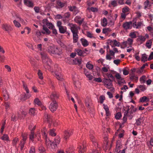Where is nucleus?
Masks as SVG:
<instances>
[{
    "mask_svg": "<svg viewBox=\"0 0 153 153\" xmlns=\"http://www.w3.org/2000/svg\"><path fill=\"white\" fill-rule=\"evenodd\" d=\"M68 26L69 27L73 34V42L76 43L77 42L79 39L78 34L79 33L78 30L79 29V27L76 24L70 23L68 24Z\"/></svg>",
    "mask_w": 153,
    "mask_h": 153,
    "instance_id": "f257e3e1",
    "label": "nucleus"
},
{
    "mask_svg": "<svg viewBox=\"0 0 153 153\" xmlns=\"http://www.w3.org/2000/svg\"><path fill=\"white\" fill-rule=\"evenodd\" d=\"M41 55L42 62L44 65V67L48 70H50L52 62L51 59L48 58L46 53H41Z\"/></svg>",
    "mask_w": 153,
    "mask_h": 153,
    "instance_id": "f03ea898",
    "label": "nucleus"
},
{
    "mask_svg": "<svg viewBox=\"0 0 153 153\" xmlns=\"http://www.w3.org/2000/svg\"><path fill=\"white\" fill-rule=\"evenodd\" d=\"M48 51L50 53L55 54L59 55L62 54L61 50L55 46L49 47Z\"/></svg>",
    "mask_w": 153,
    "mask_h": 153,
    "instance_id": "7ed1b4c3",
    "label": "nucleus"
},
{
    "mask_svg": "<svg viewBox=\"0 0 153 153\" xmlns=\"http://www.w3.org/2000/svg\"><path fill=\"white\" fill-rule=\"evenodd\" d=\"M48 142L47 145H49V144H50L52 149H54L57 147V145L60 142V139L59 136H57L55 137L52 144L49 140H48Z\"/></svg>",
    "mask_w": 153,
    "mask_h": 153,
    "instance_id": "20e7f679",
    "label": "nucleus"
},
{
    "mask_svg": "<svg viewBox=\"0 0 153 153\" xmlns=\"http://www.w3.org/2000/svg\"><path fill=\"white\" fill-rule=\"evenodd\" d=\"M27 135L26 133H23L22 134V138L20 141L19 143L21 150L24 148L25 145L26 143V140L27 138Z\"/></svg>",
    "mask_w": 153,
    "mask_h": 153,
    "instance_id": "39448f33",
    "label": "nucleus"
},
{
    "mask_svg": "<svg viewBox=\"0 0 153 153\" xmlns=\"http://www.w3.org/2000/svg\"><path fill=\"white\" fill-rule=\"evenodd\" d=\"M58 107V105L56 100H53L50 104L49 108L52 112L56 111Z\"/></svg>",
    "mask_w": 153,
    "mask_h": 153,
    "instance_id": "423d86ee",
    "label": "nucleus"
},
{
    "mask_svg": "<svg viewBox=\"0 0 153 153\" xmlns=\"http://www.w3.org/2000/svg\"><path fill=\"white\" fill-rule=\"evenodd\" d=\"M27 114L26 109L24 107H22L20 110V112L18 113V117L20 119L25 117Z\"/></svg>",
    "mask_w": 153,
    "mask_h": 153,
    "instance_id": "0eeeda50",
    "label": "nucleus"
},
{
    "mask_svg": "<svg viewBox=\"0 0 153 153\" xmlns=\"http://www.w3.org/2000/svg\"><path fill=\"white\" fill-rule=\"evenodd\" d=\"M112 81L110 79L105 78L103 81L106 87L108 89L112 88Z\"/></svg>",
    "mask_w": 153,
    "mask_h": 153,
    "instance_id": "6e6552de",
    "label": "nucleus"
},
{
    "mask_svg": "<svg viewBox=\"0 0 153 153\" xmlns=\"http://www.w3.org/2000/svg\"><path fill=\"white\" fill-rule=\"evenodd\" d=\"M73 134V132L72 130H66L64 131L63 137L64 139L67 140Z\"/></svg>",
    "mask_w": 153,
    "mask_h": 153,
    "instance_id": "1a4fd4ad",
    "label": "nucleus"
},
{
    "mask_svg": "<svg viewBox=\"0 0 153 153\" xmlns=\"http://www.w3.org/2000/svg\"><path fill=\"white\" fill-rule=\"evenodd\" d=\"M70 16L71 14L68 12L64 14L62 17V21L64 23H67L69 22Z\"/></svg>",
    "mask_w": 153,
    "mask_h": 153,
    "instance_id": "9d476101",
    "label": "nucleus"
},
{
    "mask_svg": "<svg viewBox=\"0 0 153 153\" xmlns=\"http://www.w3.org/2000/svg\"><path fill=\"white\" fill-rule=\"evenodd\" d=\"M43 25H45L48 27V28L50 29H52L54 27V25L52 23L50 22L47 19H44L43 20Z\"/></svg>",
    "mask_w": 153,
    "mask_h": 153,
    "instance_id": "9b49d317",
    "label": "nucleus"
},
{
    "mask_svg": "<svg viewBox=\"0 0 153 153\" xmlns=\"http://www.w3.org/2000/svg\"><path fill=\"white\" fill-rule=\"evenodd\" d=\"M132 26V22L131 21L124 22L123 25V27L126 30L131 29Z\"/></svg>",
    "mask_w": 153,
    "mask_h": 153,
    "instance_id": "f8f14e48",
    "label": "nucleus"
},
{
    "mask_svg": "<svg viewBox=\"0 0 153 153\" xmlns=\"http://www.w3.org/2000/svg\"><path fill=\"white\" fill-rule=\"evenodd\" d=\"M127 106L128 107V108L127 110L124 112V115L125 116H127V117L128 116L129 117V119L131 120L132 119L133 117V115L132 114L133 112L132 111H130L129 112V110L130 109L129 106Z\"/></svg>",
    "mask_w": 153,
    "mask_h": 153,
    "instance_id": "ddd939ff",
    "label": "nucleus"
},
{
    "mask_svg": "<svg viewBox=\"0 0 153 153\" xmlns=\"http://www.w3.org/2000/svg\"><path fill=\"white\" fill-rule=\"evenodd\" d=\"M94 132L93 131H91L90 132V138L93 144H94V146H95V148L97 147L98 143L96 141V140L94 138V136L93 135Z\"/></svg>",
    "mask_w": 153,
    "mask_h": 153,
    "instance_id": "4468645a",
    "label": "nucleus"
},
{
    "mask_svg": "<svg viewBox=\"0 0 153 153\" xmlns=\"http://www.w3.org/2000/svg\"><path fill=\"white\" fill-rule=\"evenodd\" d=\"M2 28L5 31L9 32L12 30V28L9 25L7 24H3L2 26Z\"/></svg>",
    "mask_w": 153,
    "mask_h": 153,
    "instance_id": "2eb2a0df",
    "label": "nucleus"
},
{
    "mask_svg": "<svg viewBox=\"0 0 153 153\" xmlns=\"http://www.w3.org/2000/svg\"><path fill=\"white\" fill-rule=\"evenodd\" d=\"M43 30L41 31L42 33L44 34L49 35L51 33V31L45 26V25H43Z\"/></svg>",
    "mask_w": 153,
    "mask_h": 153,
    "instance_id": "dca6fc26",
    "label": "nucleus"
},
{
    "mask_svg": "<svg viewBox=\"0 0 153 153\" xmlns=\"http://www.w3.org/2000/svg\"><path fill=\"white\" fill-rule=\"evenodd\" d=\"M133 42V40L131 38H128L126 41L123 42V44L126 47L129 46L131 47Z\"/></svg>",
    "mask_w": 153,
    "mask_h": 153,
    "instance_id": "f3484780",
    "label": "nucleus"
},
{
    "mask_svg": "<svg viewBox=\"0 0 153 153\" xmlns=\"http://www.w3.org/2000/svg\"><path fill=\"white\" fill-rule=\"evenodd\" d=\"M24 3L25 5L28 7H33V4L31 0H24Z\"/></svg>",
    "mask_w": 153,
    "mask_h": 153,
    "instance_id": "a211bd4d",
    "label": "nucleus"
},
{
    "mask_svg": "<svg viewBox=\"0 0 153 153\" xmlns=\"http://www.w3.org/2000/svg\"><path fill=\"white\" fill-rule=\"evenodd\" d=\"M50 98L52 101L55 100L59 98V96L56 92H53L50 95Z\"/></svg>",
    "mask_w": 153,
    "mask_h": 153,
    "instance_id": "6ab92c4d",
    "label": "nucleus"
},
{
    "mask_svg": "<svg viewBox=\"0 0 153 153\" xmlns=\"http://www.w3.org/2000/svg\"><path fill=\"white\" fill-rule=\"evenodd\" d=\"M55 76L58 80L60 81H63V76L60 73L55 72Z\"/></svg>",
    "mask_w": 153,
    "mask_h": 153,
    "instance_id": "aec40b11",
    "label": "nucleus"
},
{
    "mask_svg": "<svg viewBox=\"0 0 153 153\" xmlns=\"http://www.w3.org/2000/svg\"><path fill=\"white\" fill-rule=\"evenodd\" d=\"M122 144L120 141H118L116 143V147L115 149V152H118L122 148Z\"/></svg>",
    "mask_w": 153,
    "mask_h": 153,
    "instance_id": "412c9836",
    "label": "nucleus"
},
{
    "mask_svg": "<svg viewBox=\"0 0 153 153\" xmlns=\"http://www.w3.org/2000/svg\"><path fill=\"white\" fill-rule=\"evenodd\" d=\"M47 131V129L45 128H44L42 131V134L43 136V137L45 139V143L47 145V143L48 142L47 139V134L46 133V131Z\"/></svg>",
    "mask_w": 153,
    "mask_h": 153,
    "instance_id": "4be33fe9",
    "label": "nucleus"
},
{
    "mask_svg": "<svg viewBox=\"0 0 153 153\" xmlns=\"http://www.w3.org/2000/svg\"><path fill=\"white\" fill-rule=\"evenodd\" d=\"M152 4V3L150 2L149 0H146L143 3L144 5V9H146L147 8L150 7L151 6V4Z\"/></svg>",
    "mask_w": 153,
    "mask_h": 153,
    "instance_id": "5701e85b",
    "label": "nucleus"
},
{
    "mask_svg": "<svg viewBox=\"0 0 153 153\" xmlns=\"http://www.w3.org/2000/svg\"><path fill=\"white\" fill-rule=\"evenodd\" d=\"M129 78L131 80H134L137 82L138 80V77L135 76L134 74H130Z\"/></svg>",
    "mask_w": 153,
    "mask_h": 153,
    "instance_id": "b1692460",
    "label": "nucleus"
},
{
    "mask_svg": "<svg viewBox=\"0 0 153 153\" xmlns=\"http://www.w3.org/2000/svg\"><path fill=\"white\" fill-rule=\"evenodd\" d=\"M113 43V45H114L113 46L112 45H111L112 47L115 46L119 47L120 46V43L119 42H117V41L116 39L114 40L113 41L111 40H110V45H111Z\"/></svg>",
    "mask_w": 153,
    "mask_h": 153,
    "instance_id": "393cba45",
    "label": "nucleus"
},
{
    "mask_svg": "<svg viewBox=\"0 0 153 153\" xmlns=\"http://www.w3.org/2000/svg\"><path fill=\"white\" fill-rule=\"evenodd\" d=\"M74 20L76 22L78 23L79 25H81L83 21V19H81V17L79 16H76L75 19Z\"/></svg>",
    "mask_w": 153,
    "mask_h": 153,
    "instance_id": "a878e982",
    "label": "nucleus"
},
{
    "mask_svg": "<svg viewBox=\"0 0 153 153\" xmlns=\"http://www.w3.org/2000/svg\"><path fill=\"white\" fill-rule=\"evenodd\" d=\"M80 41L84 47H85L88 45V42L86 39L82 38L80 39Z\"/></svg>",
    "mask_w": 153,
    "mask_h": 153,
    "instance_id": "bb28decb",
    "label": "nucleus"
},
{
    "mask_svg": "<svg viewBox=\"0 0 153 153\" xmlns=\"http://www.w3.org/2000/svg\"><path fill=\"white\" fill-rule=\"evenodd\" d=\"M149 98L146 96H144L143 97H141L139 100V102H148L149 101Z\"/></svg>",
    "mask_w": 153,
    "mask_h": 153,
    "instance_id": "cd10ccee",
    "label": "nucleus"
},
{
    "mask_svg": "<svg viewBox=\"0 0 153 153\" xmlns=\"http://www.w3.org/2000/svg\"><path fill=\"white\" fill-rule=\"evenodd\" d=\"M67 29V27L65 26H62L59 28V32L61 33H66Z\"/></svg>",
    "mask_w": 153,
    "mask_h": 153,
    "instance_id": "c85d7f7f",
    "label": "nucleus"
},
{
    "mask_svg": "<svg viewBox=\"0 0 153 153\" xmlns=\"http://www.w3.org/2000/svg\"><path fill=\"white\" fill-rule=\"evenodd\" d=\"M75 51L78 55L81 56H84V54L85 53V52L84 51L79 49H76Z\"/></svg>",
    "mask_w": 153,
    "mask_h": 153,
    "instance_id": "c756f323",
    "label": "nucleus"
},
{
    "mask_svg": "<svg viewBox=\"0 0 153 153\" xmlns=\"http://www.w3.org/2000/svg\"><path fill=\"white\" fill-rule=\"evenodd\" d=\"M56 4L58 7V8H62L64 7L65 3L62 2L60 0H58L56 2Z\"/></svg>",
    "mask_w": 153,
    "mask_h": 153,
    "instance_id": "7c9ffc66",
    "label": "nucleus"
},
{
    "mask_svg": "<svg viewBox=\"0 0 153 153\" xmlns=\"http://www.w3.org/2000/svg\"><path fill=\"white\" fill-rule=\"evenodd\" d=\"M79 149V153H83L86 150V147L83 144L82 146H80L78 147Z\"/></svg>",
    "mask_w": 153,
    "mask_h": 153,
    "instance_id": "2f4dec72",
    "label": "nucleus"
},
{
    "mask_svg": "<svg viewBox=\"0 0 153 153\" xmlns=\"http://www.w3.org/2000/svg\"><path fill=\"white\" fill-rule=\"evenodd\" d=\"M146 40V38L144 36H138V38L137 39L138 41H140L141 43H142L145 42Z\"/></svg>",
    "mask_w": 153,
    "mask_h": 153,
    "instance_id": "473e14b6",
    "label": "nucleus"
},
{
    "mask_svg": "<svg viewBox=\"0 0 153 153\" xmlns=\"http://www.w3.org/2000/svg\"><path fill=\"white\" fill-rule=\"evenodd\" d=\"M142 24V22H138L137 24L135 22L133 24V26L134 27H135L136 28H138L140 27L141 25Z\"/></svg>",
    "mask_w": 153,
    "mask_h": 153,
    "instance_id": "72a5a7b5",
    "label": "nucleus"
},
{
    "mask_svg": "<svg viewBox=\"0 0 153 153\" xmlns=\"http://www.w3.org/2000/svg\"><path fill=\"white\" fill-rule=\"evenodd\" d=\"M152 43V39H150L146 42V46L148 48L150 49L151 48Z\"/></svg>",
    "mask_w": 153,
    "mask_h": 153,
    "instance_id": "f704fd0d",
    "label": "nucleus"
},
{
    "mask_svg": "<svg viewBox=\"0 0 153 153\" xmlns=\"http://www.w3.org/2000/svg\"><path fill=\"white\" fill-rule=\"evenodd\" d=\"M137 87L139 88L140 91H144L146 89V86L144 85H139L137 86Z\"/></svg>",
    "mask_w": 153,
    "mask_h": 153,
    "instance_id": "c9c22d12",
    "label": "nucleus"
},
{
    "mask_svg": "<svg viewBox=\"0 0 153 153\" xmlns=\"http://www.w3.org/2000/svg\"><path fill=\"white\" fill-rule=\"evenodd\" d=\"M34 102L35 105H37L39 106H41L42 104L41 102L38 98H35L34 100Z\"/></svg>",
    "mask_w": 153,
    "mask_h": 153,
    "instance_id": "e433bc0d",
    "label": "nucleus"
},
{
    "mask_svg": "<svg viewBox=\"0 0 153 153\" xmlns=\"http://www.w3.org/2000/svg\"><path fill=\"white\" fill-rule=\"evenodd\" d=\"M106 76L108 78V79L110 78L112 80H113L114 79V76L112 75V74L111 73H106L104 75V77H105V76Z\"/></svg>",
    "mask_w": 153,
    "mask_h": 153,
    "instance_id": "4c0bfd02",
    "label": "nucleus"
},
{
    "mask_svg": "<svg viewBox=\"0 0 153 153\" xmlns=\"http://www.w3.org/2000/svg\"><path fill=\"white\" fill-rule=\"evenodd\" d=\"M39 153H46V150L42 146H41L39 148Z\"/></svg>",
    "mask_w": 153,
    "mask_h": 153,
    "instance_id": "58836bf2",
    "label": "nucleus"
},
{
    "mask_svg": "<svg viewBox=\"0 0 153 153\" xmlns=\"http://www.w3.org/2000/svg\"><path fill=\"white\" fill-rule=\"evenodd\" d=\"M117 5V3L116 1L113 0L111 1L110 4H109L108 5V7H111V6L113 7H116Z\"/></svg>",
    "mask_w": 153,
    "mask_h": 153,
    "instance_id": "ea45409f",
    "label": "nucleus"
},
{
    "mask_svg": "<svg viewBox=\"0 0 153 153\" xmlns=\"http://www.w3.org/2000/svg\"><path fill=\"white\" fill-rule=\"evenodd\" d=\"M143 118L140 117L137 119L136 120V122L135 123L136 124L137 126H140L141 125V123L142 122V120Z\"/></svg>",
    "mask_w": 153,
    "mask_h": 153,
    "instance_id": "a19ab883",
    "label": "nucleus"
},
{
    "mask_svg": "<svg viewBox=\"0 0 153 153\" xmlns=\"http://www.w3.org/2000/svg\"><path fill=\"white\" fill-rule=\"evenodd\" d=\"M87 10H88L90 11H91L93 12H97L98 11V9L96 7H91V8L88 7L87 9Z\"/></svg>",
    "mask_w": 153,
    "mask_h": 153,
    "instance_id": "79ce46f5",
    "label": "nucleus"
},
{
    "mask_svg": "<svg viewBox=\"0 0 153 153\" xmlns=\"http://www.w3.org/2000/svg\"><path fill=\"white\" fill-rule=\"evenodd\" d=\"M13 23L15 26L17 27H20L21 26V25L20 23L18 22L16 20H14L13 21Z\"/></svg>",
    "mask_w": 153,
    "mask_h": 153,
    "instance_id": "37998d69",
    "label": "nucleus"
},
{
    "mask_svg": "<svg viewBox=\"0 0 153 153\" xmlns=\"http://www.w3.org/2000/svg\"><path fill=\"white\" fill-rule=\"evenodd\" d=\"M34 138V132H33V130L31 131V133L29 135V139L32 141H33V139Z\"/></svg>",
    "mask_w": 153,
    "mask_h": 153,
    "instance_id": "c03bdc74",
    "label": "nucleus"
},
{
    "mask_svg": "<svg viewBox=\"0 0 153 153\" xmlns=\"http://www.w3.org/2000/svg\"><path fill=\"white\" fill-rule=\"evenodd\" d=\"M147 55L146 54H144L142 55L141 60L143 62H145V61L147 60Z\"/></svg>",
    "mask_w": 153,
    "mask_h": 153,
    "instance_id": "a18cd8bd",
    "label": "nucleus"
},
{
    "mask_svg": "<svg viewBox=\"0 0 153 153\" xmlns=\"http://www.w3.org/2000/svg\"><path fill=\"white\" fill-rule=\"evenodd\" d=\"M146 76H143L140 79V81L141 83H144L146 82Z\"/></svg>",
    "mask_w": 153,
    "mask_h": 153,
    "instance_id": "49530a36",
    "label": "nucleus"
},
{
    "mask_svg": "<svg viewBox=\"0 0 153 153\" xmlns=\"http://www.w3.org/2000/svg\"><path fill=\"white\" fill-rule=\"evenodd\" d=\"M1 139L3 140L8 141L9 140V137L7 135L4 134L1 137Z\"/></svg>",
    "mask_w": 153,
    "mask_h": 153,
    "instance_id": "de8ad7c7",
    "label": "nucleus"
},
{
    "mask_svg": "<svg viewBox=\"0 0 153 153\" xmlns=\"http://www.w3.org/2000/svg\"><path fill=\"white\" fill-rule=\"evenodd\" d=\"M107 24V22L106 19L105 18H104L102 19V26H106Z\"/></svg>",
    "mask_w": 153,
    "mask_h": 153,
    "instance_id": "09e8293b",
    "label": "nucleus"
},
{
    "mask_svg": "<svg viewBox=\"0 0 153 153\" xmlns=\"http://www.w3.org/2000/svg\"><path fill=\"white\" fill-rule=\"evenodd\" d=\"M4 91L5 92H4V91L3 92L4 93L3 96L5 100L6 101L8 100L9 98V96L7 93V91Z\"/></svg>",
    "mask_w": 153,
    "mask_h": 153,
    "instance_id": "8fccbe9b",
    "label": "nucleus"
},
{
    "mask_svg": "<svg viewBox=\"0 0 153 153\" xmlns=\"http://www.w3.org/2000/svg\"><path fill=\"white\" fill-rule=\"evenodd\" d=\"M51 30H52V34L55 35L56 36L58 34V32L57 30L55 28V26Z\"/></svg>",
    "mask_w": 153,
    "mask_h": 153,
    "instance_id": "3c124183",
    "label": "nucleus"
},
{
    "mask_svg": "<svg viewBox=\"0 0 153 153\" xmlns=\"http://www.w3.org/2000/svg\"><path fill=\"white\" fill-rule=\"evenodd\" d=\"M19 141V139L18 138H15L13 140V145L14 146H16L17 143Z\"/></svg>",
    "mask_w": 153,
    "mask_h": 153,
    "instance_id": "603ef678",
    "label": "nucleus"
},
{
    "mask_svg": "<svg viewBox=\"0 0 153 153\" xmlns=\"http://www.w3.org/2000/svg\"><path fill=\"white\" fill-rule=\"evenodd\" d=\"M23 87L25 90L26 91V93L27 94H28L29 92V90L28 89L27 85L25 84V83L23 82Z\"/></svg>",
    "mask_w": 153,
    "mask_h": 153,
    "instance_id": "864d4df0",
    "label": "nucleus"
},
{
    "mask_svg": "<svg viewBox=\"0 0 153 153\" xmlns=\"http://www.w3.org/2000/svg\"><path fill=\"white\" fill-rule=\"evenodd\" d=\"M111 31V29L109 28H105L103 29L102 33L104 34L108 33Z\"/></svg>",
    "mask_w": 153,
    "mask_h": 153,
    "instance_id": "5fc2aeb1",
    "label": "nucleus"
},
{
    "mask_svg": "<svg viewBox=\"0 0 153 153\" xmlns=\"http://www.w3.org/2000/svg\"><path fill=\"white\" fill-rule=\"evenodd\" d=\"M100 102L101 104H102L104 101L105 100V97L103 95H101L99 97Z\"/></svg>",
    "mask_w": 153,
    "mask_h": 153,
    "instance_id": "6e6d98bb",
    "label": "nucleus"
},
{
    "mask_svg": "<svg viewBox=\"0 0 153 153\" xmlns=\"http://www.w3.org/2000/svg\"><path fill=\"white\" fill-rule=\"evenodd\" d=\"M17 118L16 116L14 114H12L11 117V121L14 122L16 121L17 120Z\"/></svg>",
    "mask_w": 153,
    "mask_h": 153,
    "instance_id": "4d7b16f0",
    "label": "nucleus"
},
{
    "mask_svg": "<svg viewBox=\"0 0 153 153\" xmlns=\"http://www.w3.org/2000/svg\"><path fill=\"white\" fill-rule=\"evenodd\" d=\"M41 31H39V30H37L35 32V35L37 37L39 38L41 35Z\"/></svg>",
    "mask_w": 153,
    "mask_h": 153,
    "instance_id": "13d9d810",
    "label": "nucleus"
},
{
    "mask_svg": "<svg viewBox=\"0 0 153 153\" xmlns=\"http://www.w3.org/2000/svg\"><path fill=\"white\" fill-rule=\"evenodd\" d=\"M49 134L52 136H55L56 135V133L55 132V130L54 129H51L50 130Z\"/></svg>",
    "mask_w": 153,
    "mask_h": 153,
    "instance_id": "bf43d9fd",
    "label": "nucleus"
},
{
    "mask_svg": "<svg viewBox=\"0 0 153 153\" xmlns=\"http://www.w3.org/2000/svg\"><path fill=\"white\" fill-rule=\"evenodd\" d=\"M38 75L39 76V77L40 79H43L42 73L40 70H39L38 71Z\"/></svg>",
    "mask_w": 153,
    "mask_h": 153,
    "instance_id": "052dcab7",
    "label": "nucleus"
},
{
    "mask_svg": "<svg viewBox=\"0 0 153 153\" xmlns=\"http://www.w3.org/2000/svg\"><path fill=\"white\" fill-rule=\"evenodd\" d=\"M86 67L89 70H91L93 68V65L92 64L89 63L88 62L86 64Z\"/></svg>",
    "mask_w": 153,
    "mask_h": 153,
    "instance_id": "680f3d73",
    "label": "nucleus"
},
{
    "mask_svg": "<svg viewBox=\"0 0 153 153\" xmlns=\"http://www.w3.org/2000/svg\"><path fill=\"white\" fill-rule=\"evenodd\" d=\"M74 61L76 64H80L81 62V59H80L76 58L74 60Z\"/></svg>",
    "mask_w": 153,
    "mask_h": 153,
    "instance_id": "e2e57ef3",
    "label": "nucleus"
},
{
    "mask_svg": "<svg viewBox=\"0 0 153 153\" xmlns=\"http://www.w3.org/2000/svg\"><path fill=\"white\" fill-rule=\"evenodd\" d=\"M118 82V83L119 85H121L122 84H125L126 83L124 80L122 78L120 79H119Z\"/></svg>",
    "mask_w": 153,
    "mask_h": 153,
    "instance_id": "0e129e2a",
    "label": "nucleus"
},
{
    "mask_svg": "<svg viewBox=\"0 0 153 153\" xmlns=\"http://www.w3.org/2000/svg\"><path fill=\"white\" fill-rule=\"evenodd\" d=\"M121 114L120 112L117 113L115 116L116 119L117 120L119 119L121 117Z\"/></svg>",
    "mask_w": 153,
    "mask_h": 153,
    "instance_id": "69168bd1",
    "label": "nucleus"
},
{
    "mask_svg": "<svg viewBox=\"0 0 153 153\" xmlns=\"http://www.w3.org/2000/svg\"><path fill=\"white\" fill-rule=\"evenodd\" d=\"M45 117L47 119L48 121H50V119L51 118V116L49 115L47 113H45Z\"/></svg>",
    "mask_w": 153,
    "mask_h": 153,
    "instance_id": "338daca9",
    "label": "nucleus"
},
{
    "mask_svg": "<svg viewBox=\"0 0 153 153\" xmlns=\"http://www.w3.org/2000/svg\"><path fill=\"white\" fill-rule=\"evenodd\" d=\"M129 8L128 7H126L122 9V12L124 13L127 12L129 11Z\"/></svg>",
    "mask_w": 153,
    "mask_h": 153,
    "instance_id": "774afa93",
    "label": "nucleus"
}]
</instances>
